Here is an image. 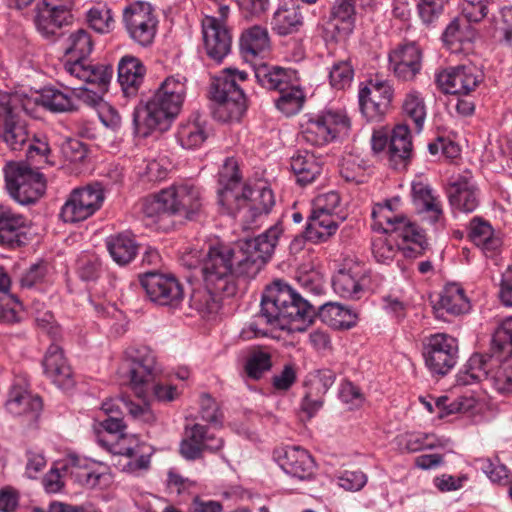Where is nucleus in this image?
Segmentation results:
<instances>
[{"label":"nucleus","mask_w":512,"mask_h":512,"mask_svg":"<svg viewBox=\"0 0 512 512\" xmlns=\"http://www.w3.org/2000/svg\"><path fill=\"white\" fill-rule=\"evenodd\" d=\"M281 223H276L253 239L239 242L235 251L226 245L210 247L202 264L205 285L223 296L236 293L234 273L255 277L271 255L283 234Z\"/></svg>","instance_id":"obj_1"},{"label":"nucleus","mask_w":512,"mask_h":512,"mask_svg":"<svg viewBox=\"0 0 512 512\" xmlns=\"http://www.w3.org/2000/svg\"><path fill=\"white\" fill-rule=\"evenodd\" d=\"M315 313L313 306L291 286L275 281L263 293L260 314L243 329L242 334L245 338L268 335L263 323L282 330L303 332Z\"/></svg>","instance_id":"obj_2"},{"label":"nucleus","mask_w":512,"mask_h":512,"mask_svg":"<svg viewBox=\"0 0 512 512\" xmlns=\"http://www.w3.org/2000/svg\"><path fill=\"white\" fill-rule=\"evenodd\" d=\"M219 204L228 214L238 218L246 228H251L262 216L268 215L275 205V196L263 183L253 188L243 184L238 162L227 158L219 171Z\"/></svg>","instance_id":"obj_3"},{"label":"nucleus","mask_w":512,"mask_h":512,"mask_svg":"<svg viewBox=\"0 0 512 512\" xmlns=\"http://www.w3.org/2000/svg\"><path fill=\"white\" fill-rule=\"evenodd\" d=\"M493 355L473 354L465 370L458 373L459 385L488 381L500 394L512 396V365L500 363V359L512 356V317L505 319L492 338Z\"/></svg>","instance_id":"obj_4"},{"label":"nucleus","mask_w":512,"mask_h":512,"mask_svg":"<svg viewBox=\"0 0 512 512\" xmlns=\"http://www.w3.org/2000/svg\"><path fill=\"white\" fill-rule=\"evenodd\" d=\"M186 82V78L180 74L168 76L146 104L135 108L133 122L138 135L146 137L154 130L169 128L182 109Z\"/></svg>","instance_id":"obj_5"},{"label":"nucleus","mask_w":512,"mask_h":512,"mask_svg":"<svg viewBox=\"0 0 512 512\" xmlns=\"http://www.w3.org/2000/svg\"><path fill=\"white\" fill-rule=\"evenodd\" d=\"M247 74L234 68H225L213 77L211 97L216 103L214 116L223 121L239 120L246 110V98L238 81H245Z\"/></svg>","instance_id":"obj_6"},{"label":"nucleus","mask_w":512,"mask_h":512,"mask_svg":"<svg viewBox=\"0 0 512 512\" xmlns=\"http://www.w3.org/2000/svg\"><path fill=\"white\" fill-rule=\"evenodd\" d=\"M4 176L9 195L21 205L33 204L45 193L46 181L43 175L26 163H7Z\"/></svg>","instance_id":"obj_7"},{"label":"nucleus","mask_w":512,"mask_h":512,"mask_svg":"<svg viewBox=\"0 0 512 512\" xmlns=\"http://www.w3.org/2000/svg\"><path fill=\"white\" fill-rule=\"evenodd\" d=\"M30 100H21L20 95L0 96V138L12 149L19 150L28 141L29 135L25 121L19 110H28Z\"/></svg>","instance_id":"obj_8"},{"label":"nucleus","mask_w":512,"mask_h":512,"mask_svg":"<svg viewBox=\"0 0 512 512\" xmlns=\"http://www.w3.org/2000/svg\"><path fill=\"white\" fill-rule=\"evenodd\" d=\"M113 70L106 67H86L78 63L67 66V75L83 84H89L93 88L78 87L72 92L77 99L91 107H102L105 102L103 95L107 92Z\"/></svg>","instance_id":"obj_9"},{"label":"nucleus","mask_w":512,"mask_h":512,"mask_svg":"<svg viewBox=\"0 0 512 512\" xmlns=\"http://www.w3.org/2000/svg\"><path fill=\"white\" fill-rule=\"evenodd\" d=\"M301 127V137L305 142L323 146L338 135L347 133L350 121L341 111L324 110L311 115Z\"/></svg>","instance_id":"obj_10"},{"label":"nucleus","mask_w":512,"mask_h":512,"mask_svg":"<svg viewBox=\"0 0 512 512\" xmlns=\"http://www.w3.org/2000/svg\"><path fill=\"white\" fill-rule=\"evenodd\" d=\"M122 24L134 42L148 46L155 38L158 19L149 2L137 0L124 7Z\"/></svg>","instance_id":"obj_11"},{"label":"nucleus","mask_w":512,"mask_h":512,"mask_svg":"<svg viewBox=\"0 0 512 512\" xmlns=\"http://www.w3.org/2000/svg\"><path fill=\"white\" fill-rule=\"evenodd\" d=\"M105 196L99 183L76 188L65 200L60 218L65 223L75 224L94 215L102 206Z\"/></svg>","instance_id":"obj_12"},{"label":"nucleus","mask_w":512,"mask_h":512,"mask_svg":"<svg viewBox=\"0 0 512 512\" xmlns=\"http://www.w3.org/2000/svg\"><path fill=\"white\" fill-rule=\"evenodd\" d=\"M62 469L74 482L87 489H106L113 483L110 468L92 459L73 455Z\"/></svg>","instance_id":"obj_13"},{"label":"nucleus","mask_w":512,"mask_h":512,"mask_svg":"<svg viewBox=\"0 0 512 512\" xmlns=\"http://www.w3.org/2000/svg\"><path fill=\"white\" fill-rule=\"evenodd\" d=\"M98 442L112 454L122 457L117 464L122 471L138 473L148 469L150 456L143 452V446L135 436L124 433L113 439L99 438Z\"/></svg>","instance_id":"obj_14"},{"label":"nucleus","mask_w":512,"mask_h":512,"mask_svg":"<svg viewBox=\"0 0 512 512\" xmlns=\"http://www.w3.org/2000/svg\"><path fill=\"white\" fill-rule=\"evenodd\" d=\"M423 356L431 373L446 375L458 359L457 340L444 333L431 335L425 344Z\"/></svg>","instance_id":"obj_15"},{"label":"nucleus","mask_w":512,"mask_h":512,"mask_svg":"<svg viewBox=\"0 0 512 512\" xmlns=\"http://www.w3.org/2000/svg\"><path fill=\"white\" fill-rule=\"evenodd\" d=\"M126 359L131 362L130 384L139 397L148 391V386L160 371L154 353L145 346L130 347L125 351Z\"/></svg>","instance_id":"obj_16"},{"label":"nucleus","mask_w":512,"mask_h":512,"mask_svg":"<svg viewBox=\"0 0 512 512\" xmlns=\"http://www.w3.org/2000/svg\"><path fill=\"white\" fill-rule=\"evenodd\" d=\"M141 285L149 299L161 306L178 308L184 299L182 285L172 275L150 272L141 278Z\"/></svg>","instance_id":"obj_17"},{"label":"nucleus","mask_w":512,"mask_h":512,"mask_svg":"<svg viewBox=\"0 0 512 512\" xmlns=\"http://www.w3.org/2000/svg\"><path fill=\"white\" fill-rule=\"evenodd\" d=\"M73 0H43L37 7L34 24L45 38L58 36L60 29L72 21Z\"/></svg>","instance_id":"obj_18"},{"label":"nucleus","mask_w":512,"mask_h":512,"mask_svg":"<svg viewBox=\"0 0 512 512\" xmlns=\"http://www.w3.org/2000/svg\"><path fill=\"white\" fill-rule=\"evenodd\" d=\"M393 97L391 84L379 78L370 79L359 91L362 114L369 121H377L385 115Z\"/></svg>","instance_id":"obj_19"},{"label":"nucleus","mask_w":512,"mask_h":512,"mask_svg":"<svg viewBox=\"0 0 512 512\" xmlns=\"http://www.w3.org/2000/svg\"><path fill=\"white\" fill-rule=\"evenodd\" d=\"M370 271L355 263L340 269L332 279L334 292L344 299L359 300L369 288Z\"/></svg>","instance_id":"obj_20"},{"label":"nucleus","mask_w":512,"mask_h":512,"mask_svg":"<svg viewBox=\"0 0 512 512\" xmlns=\"http://www.w3.org/2000/svg\"><path fill=\"white\" fill-rule=\"evenodd\" d=\"M170 213L186 219H192L202 207L200 189L191 182H182L164 189Z\"/></svg>","instance_id":"obj_21"},{"label":"nucleus","mask_w":512,"mask_h":512,"mask_svg":"<svg viewBox=\"0 0 512 512\" xmlns=\"http://www.w3.org/2000/svg\"><path fill=\"white\" fill-rule=\"evenodd\" d=\"M482 80L480 71L471 65L448 68L437 75V84L447 94L466 95Z\"/></svg>","instance_id":"obj_22"},{"label":"nucleus","mask_w":512,"mask_h":512,"mask_svg":"<svg viewBox=\"0 0 512 512\" xmlns=\"http://www.w3.org/2000/svg\"><path fill=\"white\" fill-rule=\"evenodd\" d=\"M223 439L211 433L209 429L200 424L186 428L185 438L180 444V453L187 460L202 457L203 452H217L223 447Z\"/></svg>","instance_id":"obj_23"},{"label":"nucleus","mask_w":512,"mask_h":512,"mask_svg":"<svg viewBox=\"0 0 512 512\" xmlns=\"http://www.w3.org/2000/svg\"><path fill=\"white\" fill-rule=\"evenodd\" d=\"M204 47L207 55L217 62L227 56L231 50L232 37L225 23L214 16H205L202 20Z\"/></svg>","instance_id":"obj_24"},{"label":"nucleus","mask_w":512,"mask_h":512,"mask_svg":"<svg viewBox=\"0 0 512 512\" xmlns=\"http://www.w3.org/2000/svg\"><path fill=\"white\" fill-rule=\"evenodd\" d=\"M5 405L9 413L23 417V422L27 426L36 423L42 409L41 399L19 384L11 387Z\"/></svg>","instance_id":"obj_25"},{"label":"nucleus","mask_w":512,"mask_h":512,"mask_svg":"<svg viewBox=\"0 0 512 512\" xmlns=\"http://www.w3.org/2000/svg\"><path fill=\"white\" fill-rule=\"evenodd\" d=\"M388 59L390 69L403 81L413 80L421 69V51L414 43L397 46Z\"/></svg>","instance_id":"obj_26"},{"label":"nucleus","mask_w":512,"mask_h":512,"mask_svg":"<svg viewBox=\"0 0 512 512\" xmlns=\"http://www.w3.org/2000/svg\"><path fill=\"white\" fill-rule=\"evenodd\" d=\"M274 457L283 471L304 480L312 475L314 461L308 451L298 446H287L274 451Z\"/></svg>","instance_id":"obj_27"},{"label":"nucleus","mask_w":512,"mask_h":512,"mask_svg":"<svg viewBox=\"0 0 512 512\" xmlns=\"http://www.w3.org/2000/svg\"><path fill=\"white\" fill-rule=\"evenodd\" d=\"M451 205L462 212L471 213L480 203V192L471 173L466 172L455 180L449 191Z\"/></svg>","instance_id":"obj_28"},{"label":"nucleus","mask_w":512,"mask_h":512,"mask_svg":"<svg viewBox=\"0 0 512 512\" xmlns=\"http://www.w3.org/2000/svg\"><path fill=\"white\" fill-rule=\"evenodd\" d=\"M93 40L85 29H78L69 34L64 42V52L68 60L64 63V72L67 74V66L78 63L86 67H106L103 64H93L88 61V56L93 50Z\"/></svg>","instance_id":"obj_29"},{"label":"nucleus","mask_w":512,"mask_h":512,"mask_svg":"<svg viewBox=\"0 0 512 512\" xmlns=\"http://www.w3.org/2000/svg\"><path fill=\"white\" fill-rule=\"evenodd\" d=\"M45 375L60 389H70L74 385L71 367L68 365L62 349L51 344L43 358Z\"/></svg>","instance_id":"obj_30"},{"label":"nucleus","mask_w":512,"mask_h":512,"mask_svg":"<svg viewBox=\"0 0 512 512\" xmlns=\"http://www.w3.org/2000/svg\"><path fill=\"white\" fill-rule=\"evenodd\" d=\"M28 221L25 216L9 207H0V244L9 247L20 246L26 239Z\"/></svg>","instance_id":"obj_31"},{"label":"nucleus","mask_w":512,"mask_h":512,"mask_svg":"<svg viewBox=\"0 0 512 512\" xmlns=\"http://www.w3.org/2000/svg\"><path fill=\"white\" fill-rule=\"evenodd\" d=\"M433 309L438 319H446V315L457 316L468 312L470 302L462 287L452 283L444 287Z\"/></svg>","instance_id":"obj_32"},{"label":"nucleus","mask_w":512,"mask_h":512,"mask_svg":"<svg viewBox=\"0 0 512 512\" xmlns=\"http://www.w3.org/2000/svg\"><path fill=\"white\" fill-rule=\"evenodd\" d=\"M412 196L419 214H423L432 224L441 220L443 215L441 201L428 184L422 181H414L412 183Z\"/></svg>","instance_id":"obj_33"},{"label":"nucleus","mask_w":512,"mask_h":512,"mask_svg":"<svg viewBox=\"0 0 512 512\" xmlns=\"http://www.w3.org/2000/svg\"><path fill=\"white\" fill-rule=\"evenodd\" d=\"M400 199L393 198L383 203H377L372 210L374 227L385 234H394L397 229L404 228L406 216L400 211Z\"/></svg>","instance_id":"obj_34"},{"label":"nucleus","mask_w":512,"mask_h":512,"mask_svg":"<svg viewBox=\"0 0 512 512\" xmlns=\"http://www.w3.org/2000/svg\"><path fill=\"white\" fill-rule=\"evenodd\" d=\"M146 69L142 62L132 56H123L118 63V82L126 96H133L141 86Z\"/></svg>","instance_id":"obj_35"},{"label":"nucleus","mask_w":512,"mask_h":512,"mask_svg":"<svg viewBox=\"0 0 512 512\" xmlns=\"http://www.w3.org/2000/svg\"><path fill=\"white\" fill-rule=\"evenodd\" d=\"M474 38L472 25L462 18L453 19L442 34L444 45L453 53L468 49Z\"/></svg>","instance_id":"obj_36"},{"label":"nucleus","mask_w":512,"mask_h":512,"mask_svg":"<svg viewBox=\"0 0 512 512\" xmlns=\"http://www.w3.org/2000/svg\"><path fill=\"white\" fill-rule=\"evenodd\" d=\"M387 154L395 168L406 166L412 156V141L407 125L400 124L393 129Z\"/></svg>","instance_id":"obj_37"},{"label":"nucleus","mask_w":512,"mask_h":512,"mask_svg":"<svg viewBox=\"0 0 512 512\" xmlns=\"http://www.w3.org/2000/svg\"><path fill=\"white\" fill-rule=\"evenodd\" d=\"M343 219L344 217H333L312 211L304 232L305 238L313 243L324 242L335 234L339 222Z\"/></svg>","instance_id":"obj_38"},{"label":"nucleus","mask_w":512,"mask_h":512,"mask_svg":"<svg viewBox=\"0 0 512 512\" xmlns=\"http://www.w3.org/2000/svg\"><path fill=\"white\" fill-rule=\"evenodd\" d=\"M258 83L266 89L279 91L296 80V73L291 69L259 64L254 69Z\"/></svg>","instance_id":"obj_39"},{"label":"nucleus","mask_w":512,"mask_h":512,"mask_svg":"<svg viewBox=\"0 0 512 512\" xmlns=\"http://www.w3.org/2000/svg\"><path fill=\"white\" fill-rule=\"evenodd\" d=\"M290 165L296 181L301 185L312 183L322 171L320 161L309 151H299L293 155Z\"/></svg>","instance_id":"obj_40"},{"label":"nucleus","mask_w":512,"mask_h":512,"mask_svg":"<svg viewBox=\"0 0 512 512\" xmlns=\"http://www.w3.org/2000/svg\"><path fill=\"white\" fill-rule=\"evenodd\" d=\"M320 319L334 329H349L356 325L358 314L339 303H326L319 309Z\"/></svg>","instance_id":"obj_41"},{"label":"nucleus","mask_w":512,"mask_h":512,"mask_svg":"<svg viewBox=\"0 0 512 512\" xmlns=\"http://www.w3.org/2000/svg\"><path fill=\"white\" fill-rule=\"evenodd\" d=\"M208 135L206 122L197 116L180 124L177 140L183 148L193 150L201 147Z\"/></svg>","instance_id":"obj_42"},{"label":"nucleus","mask_w":512,"mask_h":512,"mask_svg":"<svg viewBox=\"0 0 512 512\" xmlns=\"http://www.w3.org/2000/svg\"><path fill=\"white\" fill-rule=\"evenodd\" d=\"M332 21L337 37H348L355 26V0H336L332 8Z\"/></svg>","instance_id":"obj_43"},{"label":"nucleus","mask_w":512,"mask_h":512,"mask_svg":"<svg viewBox=\"0 0 512 512\" xmlns=\"http://www.w3.org/2000/svg\"><path fill=\"white\" fill-rule=\"evenodd\" d=\"M404 228L395 231V237H399L403 241L402 251L407 256H417L426 248L427 242L423 230L409 218L403 221Z\"/></svg>","instance_id":"obj_44"},{"label":"nucleus","mask_w":512,"mask_h":512,"mask_svg":"<svg viewBox=\"0 0 512 512\" xmlns=\"http://www.w3.org/2000/svg\"><path fill=\"white\" fill-rule=\"evenodd\" d=\"M303 24V16L298 6H281L272 18L271 25L279 35L297 32Z\"/></svg>","instance_id":"obj_45"},{"label":"nucleus","mask_w":512,"mask_h":512,"mask_svg":"<svg viewBox=\"0 0 512 512\" xmlns=\"http://www.w3.org/2000/svg\"><path fill=\"white\" fill-rule=\"evenodd\" d=\"M469 236L475 245L485 252H494L501 245V239L495 234L492 226L478 217L470 222Z\"/></svg>","instance_id":"obj_46"},{"label":"nucleus","mask_w":512,"mask_h":512,"mask_svg":"<svg viewBox=\"0 0 512 512\" xmlns=\"http://www.w3.org/2000/svg\"><path fill=\"white\" fill-rule=\"evenodd\" d=\"M106 247L112 259L119 265L130 263L137 253V245L134 239L127 234L108 237Z\"/></svg>","instance_id":"obj_47"},{"label":"nucleus","mask_w":512,"mask_h":512,"mask_svg":"<svg viewBox=\"0 0 512 512\" xmlns=\"http://www.w3.org/2000/svg\"><path fill=\"white\" fill-rule=\"evenodd\" d=\"M241 50L245 58H254L269 49V37L265 28L254 26L246 30L241 37Z\"/></svg>","instance_id":"obj_48"},{"label":"nucleus","mask_w":512,"mask_h":512,"mask_svg":"<svg viewBox=\"0 0 512 512\" xmlns=\"http://www.w3.org/2000/svg\"><path fill=\"white\" fill-rule=\"evenodd\" d=\"M280 96L275 100L276 107L287 116L298 113L304 103V93L297 84V79L278 91Z\"/></svg>","instance_id":"obj_49"},{"label":"nucleus","mask_w":512,"mask_h":512,"mask_svg":"<svg viewBox=\"0 0 512 512\" xmlns=\"http://www.w3.org/2000/svg\"><path fill=\"white\" fill-rule=\"evenodd\" d=\"M165 190H161L158 194L147 197L141 202V212L149 221L148 224H158L164 218L173 215L170 213L168 199Z\"/></svg>","instance_id":"obj_50"},{"label":"nucleus","mask_w":512,"mask_h":512,"mask_svg":"<svg viewBox=\"0 0 512 512\" xmlns=\"http://www.w3.org/2000/svg\"><path fill=\"white\" fill-rule=\"evenodd\" d=\"M36 101L53 112H68L76 109L75 98L70 93L55 88H45Z\"/></svg>","instance_id":"obj_51"},{"label":"nucleus","mask_w":512,"mask_h":512,"mask_svg":"<svg viewBox=\"0 0 512 512\" xmlns=\"http://www.w3.org/2000/svg\"><path fill=\"white\" fill-rule=\"evenodd\" d=\"M392 235H380L372 240V255L379 264L390 265L399 251L402 250V246L396 242Z\"/></svg>","instance_id":"obj_52"},{"label":"nucleus","mask_w":512,"mask_h":512,"mask_svg":"<svg viewBox=\"0 0 512 512\" xmlns=\"http://www.w3.org/2000/svg\"><path fill=\"white\" fill-rule=\"evenodd\" d=\"M402 108L407 117L415 124V128L420 132L426 119V105L421 93L416 90H410L406 93Z\"/></svg>","instance_id":"obj_53"},{"label":"nucleus","mask_w":512,"mask_h":512,"mask_svg":"<svg viewBox=\"0 0 512 512\" xmlns=\"http://www.w3.org/2000/svg\"><path fill=\"white\" fill-rule=\"evenodd\" d=\"M86 18L89 26L98 33H109L114 28L111 9L104 3H96L89 8Z\"/></svg>","instance_id":"obj_54"},{"label":"nucleus","mask_w":512,"mask_h":512,"mask_svg":"<svg viewBox=\"0 0 512 512\" xmlns=\"http://www.w3.org/2000/svg\"><path fill=\"white\" fill-rule=\"evenodd\" d=\"M223 293H218L206 286V289L196 290L190 297V307L195 309L203 317L215 313L220 306L218 296Z\"/></svg>","instance_id":"obj_55"},{"label":"nucleus","mask_w":512,"mask_h":512,"mask_svg":"<svg viewBox=\"0 0 512 512\" xmlns=\"http://www.w3.org/2000/svg\"><path fill=\"white\" fill-rule=\"evenodd\" d=\"M272 367L271 355L263 350H253L247 357L244 370L254 380L260 379Z\"/></svg>","instance_id":"obj_56"},{"label":"nucleus","mask_w":512,"mask_h":512,"mask_svg":"<svg viewBox=\"0 0 512 512\" xmlns=\"http://www.w3.org/2000/svg\"><path fill=\"white\" fill-rule=\"evenodd\" d=\"M476 462L479 463L480 469L492 482L500 485H508L511 483L512 473L498 460L493 461L489 458H480L477 459Z\"/></svg>","instance_id":"obj_57"},{"label":"nucleus","mask_w":512,"mask_h":512,"mask_svg":"<svg viewBox=\"0 0 512 512\" xmlns=\"http://www.w3.org/2000/svg\"><path fill=\"white\" fill-rule=\"evenodd\" d=\"M353 76L354 71L349 61L336 62L329 73L330 84L335 89L343 90L350 86Z\"/></svg>","instance_id":"obj_58"},{"label":"nucleus","mask_w":512,"mask_h":512,"mask_svg":"<svg viewBox=\"0 0 512 512\" xmlns=\"http://www.w3.org/2000/svg\"><path fill=\"white\" fill-rule=\"evenodd\" d=\"M341 199L337 192L329 191L318 195L313 201V210L315 213L328 214L333 217H342L340 215Z\"/></svg>","instance_id":"obj_59"},{"label":"nucleus","mask_w":512,"mask_h":512,"mask_svg":"<svg viewBox=\"0 0 512 512\" xmlns=\"http://www.w3.org/2000/svg\"><path fill=\"white\" fill-rule=\"evenodd\" d=\"M77 271L81 279L93 281L98 278L101 271L100 259L92 253H84L77 260Z\"/></svg>","instance_id":"obj_60"},{"label":"nucleus","mask_w":512,"mask_h":512,"mask_svg":"<svg viewBox=\"0 0 512 512\" xmlns=\"http://www.w3.org/2000/svg\"><path fill=\"white\" fill-rule=\"evenodd\" d=\"M444 5L445 0H418L416 5L418 16L424 24H432L442 15Z\"/></svg>","instance_id":"obj_61"},{"label":"nucleus","mask_w":512,"mask_h":512,"mask_svg":"<svg viewBox=\"0 0 512 512\" xmlns=\"http://www.w3.org/2000/svg\"><path fill=\"white\" fill-rule=\"evenodd\" d=\"M448 440L438 438L434 434H413L409 436L407 448L410 451H419L423 449H434L439 446H445Z\"/></svg>","instance_id":"obj_62"},{"label":"nucleus","mask_w":512,"mask_h":512,"mask_svg":"<svg viewBox=\"0 0 512 512\" xmlns=\"http://www.w3.org/2000/svg\"><path fill=\"white\" fill-rule=\"evenodd\" d=\"M488 12L487 3L484 0H463L462 13L463 18L470 24L482 20Z\"/></svg>","instance_id":"obj_63"},{"label":"nucleus","mask_w":512,"mask_h":512,"mask_svg":"<svg viewBox=\"0 0 512 512\" xmlns=\"http://www.w3.org/2000/svg\"><path fill=\"white\" fill-rule=\"evenodd\" d=\"M47 275V265L44 263L33 264L20 279L22 288H33L45 280Z\"/></svg>","instance_id":"obj_64"}]
</instances>
